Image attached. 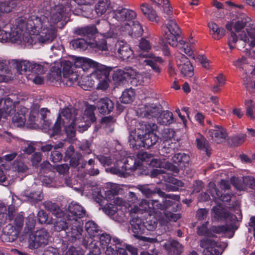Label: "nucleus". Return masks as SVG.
<instances>
[{
	"mask_svg": "<svg viewBox=\"0 0 255 255\" xmlns=\"http://www.w3.org/2000/svg\"><path fill=\"white\" fill-rule=\"evenodd\" d=\"M27 24L31 28L34 26L37 31L36 38L41 44L49 43L56 36L55 26L50 23L47 16L31 15L27 19Z\"/></svg>",
	"mask_w": 255,
	"mask_h": 255,
	"instance_id": "f257e3e1",
	"label": "nucleus"
},
{
	"mask_svg": "<svg viewBox=\"0 0 255 255\" xmlns=\"http://www.w3.org/2000/svg\"><path fill=\"white\" fill-rule=\"evenodd\" d=\"M78 112L74 108H67L64 109L59 114L53 128L55 134H58L61 131L62 127H64V130L67 136L73 137L75 135V128H77L80 131H84L78 127L77 122L79 121L77 117Z\"/></svg>",
	"mask_w": 255,
	"mask_h": 255,
	"instance_id": "f03ea898",
	"label": "nucleus"
},
{
	"mask_svg": "<svg viewBox=\"0 0 255 255\" xmlns=\"http://www.w3.org/2000/svg\"><path fill=\"white\" fill-rule=\"evenodd\" d=\"M54 228L57 232L64 231L67 236L71 238L72 241L80 238L83 231L82 227H80L79 223L75 220L73 223L69 214L57 218L54 223Z\"/></svg>",
	"mask_w": 255,
	"mask_h": 255,
	"instance_id": "7ed1b4c3",
	"label": "nucleus"
},
{
	"mask_svg": "<svg viewBox=\"0 0 255 255\" xmlns=\"http://www.w3.org/2000/svg\"><path fill=\"white\" fill-rule=\"evenodd\" d=\"M110 16H111V23L115 24H116V21L119 22L120 25H118V27L122 31H127L130 28L129 21L136 18V13L131 9L119 6L117 8L113 10L110 13Z\"/></svg>",
	"mask_w": 255,
	"mask_h": 255,
	"instance_id": "20e7f679",
	"label": "nucleus"
},
{
	"mask_svg": "<svg viewBox=\"0 0 255 255\" xmlns=\"http://www.w3.org/2000/svg\"><path fill=\"white\" fill-rule=\"evenodd\" d=\"M252 23L251 19L244 13H238L236 15V18L233 19L232 21L228 22L226 25V28L229 30H232L233 27L236 32H241L239 34L240 40L245 42H249V38L245 31H242L245 27H246V31L248 28H252L254 26Z\"/></svg>",
	"mask_w": 255,
	"mask_h": 255,
	"instance_id": "39448f33",
	"label": "nucleus"
},
{
	"mask_svg": "<svg viewBox=\"0 0 255 255\" xmlns=\"http://www.w3.org/2000/svg\"><path fill=\"white\" fill-rule=\"evenodd\" d=\"M70 8L69 6L64 5L63 4H58L52 7L50 11L45 13L46 16L48 17V21L50 24L53 25L59 22L62 21V24L66 23L69 17V12Z\"/></svg>",
	"mask_w": 255,
	"mask_h": 255,
	"instance_id": "423d86ee",
	"label": "nucleus"
},
{
	"mask_svg": "<svg viewBox=\"0 0 255 255\" xmlns=\"http://www.w3.org/2000/svg\"><path fill=\"white\" fill-rule=\"evenodd\" d=\"M27 19L24 16H21L17 18L16 20V25L17 27L23 30L21 36L20 42H22L26 46H29L35 43L37 40L36 38V32L34 26L32 28L28 27L27 24Z\"/></svg>",
	"mask_w": 255,
	"mask_h": 255,
	"instance_id": "0eeeda50",
	"label": "nucleus"
},
{
	"mask_svg": "<svg viewBox=\"0 0 255 255\" xmlns=\"http://www.w3.org/2000/svg\"><path fill=\"white\" fill-rule=\"evenodd\" d=\"M28 234V247L29 249H37L47 245L49 235L45 229H41Z\"/></svg>",
	"mask_w": 255,
	"mask_h": 255,
	"instance_id": "6e6552de",
	"label": "nucleus"
},
{
	"mask_svg": "<svg viewBox=\"0 0 255 255\" xmlns=\"http://www.w3.org/2000/svg\"><path fill=\"white\" fill-rule=\"evenodd\" d=\"M78 112L77 117L79 121H78V127L82 128V130H86L90 126L91 123L96 121V118L95 116L94 111L96 110V107L94 105H87L85 110L84 113L82 116L81 112L75 109Z\"/></svg>",
	"mask_w": 255,
	"mask_h": 255,
	"instance_id": "1a4fd4ad",
	"label": "nucleus"
},
{
	"mask_svg": "<svg viewBox=\"0 0 255 255\" xmlns=\"http://www.w3.org/2000/svg\"><path fill=\"white\" fill-rule=\"evenodd\" d=\"M167 21V23H165L168 29V32H166V42L173 47L176 46L181 32L180 29L174 19L169 18Z\"/></svg>",
	"mask_w": 255,
	"mask_h": 255,
	"instance_id": "9d476101",
	"label": "nucleus"
},
{
	"mask_svg": "<svg viewBox=\"0 0 255 255\" xmlns=\"http://www.w3.org/2000/svg\"><path fill=\"white\" fill-rule=\"evenodd\" d=\"M161 112V106L154 104L140 105L135 111L137 116L148 119L157 118Z\"/></svg>",
	"mask_w": 255,
	"mask_h": 255,
	"instance_id": "9b49d317",
	"label": "nucleus"
},
{
	"mask_svg": "<svg viewBox=\"0 0 255 255\" xmlns=\"http://www.w3.org/2000/svg\"><path fill=\"white\" fill-rule=\"evenodd\" d=\"M74 64L69 61L63 62L62 82L67 86H72L78 79L77 72L74 71Z\"/></svg>",
	"mask_w": 255,
	"mask_h": 255,
	"instance_id": "f8f14e48",
	"label": "nucleus"
},
{
	"mask_svg": "<svg viewBox=\"0 0 255 255\" xmlns=\"http://www.w3.org/2000/svg\"><path fill=\"white\" fill-rule=\"evenodd\" d=\"M68 212L73 223L75 220L79 223L80 227H82L80 219L86 216V211L85 209L78 203L72 202L68 206Z\"/></svg>",
	"mask_w": 255,
	"mask_h": 255,
	"instance_id": "ddd939ff",
	"label": "nucleus"
},
{
	"mask_svg": "<svg viewBox=\"0 0 255 255\" xmlns=\"http://www.w3.org/2000/svg\"><path fill=\"white\" fill-rule=\"evenodd\" d=\"M200 246L203 249V254L204 255H219L223 252L216 249L218 247L217 243L214 240L204 238L200 242Z\"/></svg>",
	"mask_w": 255,
	"mask_h": 255,
	"instance_id": "4468645a",
	"label": "nucleus"
},
{
	"mask_svg": "<svg viewBox=\"0 0 255 255\" xmlns=\"http://www.w3.org/2000/svg\"><path fill=\"white\" fill-rule=\"evenodd\" d=\"M177 65L181 74L184 76L191 77L193 75V68L188 58L183 54L177 57Z\"/></svg>",
	"mask_w": 255,
	"mask_h": 255,
	"instance_id": "2eb2a0df",
	"label": "nucleus"
},
{
	"mask_svg": "<svg viewBox=\"0 0 255 255\" xmlns=\"http://www.w3.org/2000/svg\"><path fill=\"white\" fill-rule=\"evenodd\" d=\"M115 50V54L123 60H127L133 54L129 45L123 41L118 42L116 44Z\"/></svg>",
	"mask_w": 255,
	"mask_h": 255,
	"instance_id": "dca6fc26",
	"label": "nucleus"
},
{
	"mask_svg": "<svg viewBox=\"0 0 255 255\" xmlns=\"http://www.w3.org/2000/svg\"><path fill=\"white\" fill-rule=\"evenodd\" d=\"M208 191L216 202H217L218 200L227 202H229L231 199V194H226L223 195L221 192L217 188L215 183L213 182H210L209 183Z\"/></svg>",
	"mask_w": 255,
	"mask_h": 255,
	"instance_id": "f3484780",
	"label": "nucleus"
},
{
	"mask_svg": "<svg viewBox=\"0 0 255 255\" xmlns=\"http://www.w3.org/2000/svg\"><path fill=\"white\" fill-rule=\"evenodd\" d=\"M139 55L141 57H145V59L143 61V63L150 66L157 75L160 74V69L157 65V63H160L162 62V60L160 57H156L152 54H149L148 55H146V56L142 54H140Z\"/></svg>",
	"mask_w": 255,
	"mask_h": 255,
	"instance_id": "a211bd4d",
	"label": "nucleus"
},
{
	"mask_svg": "<svg viewBox=\"0 0 255 255\" xmlns=\"http://www.w3.org/2000/svg\"><path fill=\"white\" fill-rule=\"evenodd\" d=\"M134 73L133 69L129 67H126L123 70L119 69L113 74V79L116 83H119L130 78Z\"/></svg>",
	"mask_w": 255,
	"mask_h": 255,
	"instance_id": "6ab92c4d",
	"label": "nucleus"
},
{
	"mask_svg": "<svg viewBox=\"0 0 255 255\" xmlns=\"http://www.w3.org/2000/svg\"><path fill=\"white\" fill-rule=\"evenodd\" d=\"M157 129V126L155 123H148L139 124V127L136 128L134 131L140 136L141 138H144L145 135H147L148 132L151 131H156Z\"/></svg>",
	"mask_w": 255,
	"mask_h": 255,
	"instance_id": "aec40b11",
	"label": "nucleus"
},
{
	"mask_svg": "<svg viewBox=\"0 0 255 255\" xmlns=\"http://www.w3.org/2000/svg\"><path fill=\"white\" fill-rule=\"evenodd\" d=\"M209 133L212 139L217 143L223 142L227 136L226 130L220 126H215L214 128L210 129Z\"/></svg>",
	"mask_w": 255,
	"mask_h": 255,
	"instance_id": "412c9836",
	"label": "nucleus"
},
{
	"mask_svg": "<svg viewBox=\"0 0 255 255\" xmlns=\"http://www.w3.org/2000/svg\"><path fill=\"white\" fill-rule=\"evenodd\" d=\"M6 208L4 204L0 203V227L5 223L7 217L9 220H12L15 216V208L13 205H10L8 207L7 214L6 213Z\"/></svg>",
	"mask_w": 255,
	"mask_h": 255,
	"instance_id": "4be33fe9",
	"label": "nucleus"
},
{
	"mask_svg": "<svg viewBox=\"0 0 255 255\" xmlns=\"http://www.w3.org/2000/svg\"><path fill=\"white\" fill-rule=\"evenodd\" d=\"M74 32L77 35L84 37L86 39H91L97 33V29L94 25H90L76 28L74 29Z\"/></svg>",
	"mask_w": 255,
	"mask_h": 255,
	"instance_id": "5701e85b",
	"label": "nucleus"
},
{
	"mask_svg": "<svg viewBox=\"0 0 255 255\" xmlns=\"http://www.w3.org/2000/svg\"><path fill=\"white\" fill-rule=\"evenodd\" d=\"M18 232L11 225H6L2 230L1 238L7 242L14 241L17 237Z\"/></svg>",
	"mask_w": 255,
	"mask_h": 255,
	"instance_id": "b1692460",
	"label": "nucleus"
},
{
	"mask_svg": "<svg viewBox=\"0 0 255 255\" xmlns=\"http://www.w3.org/2000/svg\"><path fill=\"white\" fill-rule=\"evenodd\" d=\"M97 107L101 114H109L114 109V103L108 98H102L98 102Z\"/></svg>",
	"mask_w": 255,
	"mask_h": 255,
	"instance_id": "393cba45",
	"label": "nucleus"
},
{
	"mask_svg": "<svg viewBox=\"0 0 255 255\" xmlns=\"http://www.w3.org/2000/svg\"><path fill=\"white\" fill-rule=\"evenodd\" d=\"M164 248L170 255H179L183 251V246L175 240H169L164 245Z\"/></svg>",
	"mask_w": 255,
	"mask_h": 255,
	"instance_id": "a878e982",
	"label": "nucleus"
},
{
	"mask_svg": "<svg viewBox=\"0 0 255 255\" xmlns=\"http://www.w3.org/2000/svg\"><path fill=\"white\" fill-rule=\"evenodd\" d=\"M82 157L81 153H75L74 148L72 145L69 146L65 151V158L70 159V164L73 167H76L79 164V161Z\"/></svg>",
	"mask_w": 255,
	"mask_h": 255,
	"instance_id": "bb28decb",
	"label": "nucleus"
},
{
	"mask_svg": "<svg viewBox=\"0 0 255 255\" xmlns=\"http://www.w3.org/2000/svg\"><path fill=\"white\" fill-rule=\"evenodd\" d=\"M42 204L46 210L51 212L53 216L57 218H62L64 215L63 211L56 203L50 201H46Z\"/></svg>",
	"mask_w": 255,
	"mask_h": 255,
	"instance_id": "cd10ccee",
	"label": "nucleus"
},
{
	"mask_svg": "<svg viewBox=\"0 0 255 255\" xmlns=\"http://www.w3.org/2000/svg\"><path fill=\"white\" fill-rule=\"evenodd\" d=\"M140 9L143 14L149 20L157 22L159 21V17L156 11L152 7L147 3H142L140 6Z\"/></svg>",
	"mask_w": 255,
	"mask_h": 255,
	"instance_id": "c85d7f7f",
	"label": "nucleus"
},
{
	"mask_svg": "<svg viewBox=\"0 0 255 255\" xmlns=\"http://www.w3.org/2000/svg\"><path fill=\"white\" fill-rule=\"evenodd\" d=\"M157 121L160 125L167 126L173 123L175 120L172 112L169 111H162L157 118Z\"/></svg>",
	"mask_w": 255,
	"mask_h": 255,
	"instance_id": "c756f323",
	"label": "nucleus"
},
{
	"mask_svg": "<svg viewBox=\"0 0 255 255\" xmlns=\"http://www.w3.org/2000/svg\"><path fill=\"white\" fill-rule=\"evenodd\" d=\"M190 160L189 155L184 153H176L172 157L173 163L182 168L188 166Z\"/></svg>",
	"mask_w": 255,
	"mask_h": 255,
	"instance_id": "7c9ffc66",
	"label": "nucleus"
},
{
	"mask_svg": "<svg viewBox=\"0 0 255 255\" xmlns=\"http://www.w3.org/2000/svg\"><path fill=\"white\" fill-rule=\"evenodd\" d=\"M149 205V215L161 218L162 217L161 211L164 210V205L157 200H151Z\"/></svg>",
	"mask_w": 255,
	"mask_h": 255,
	"instance_id": "2f4dec72",
	"label": "nucleus"
},
{
	"mask_svg": "<svg viewBox=\"0 0 255 255\" xmlns=\"http://www.w3.org/2000/svg\"><path fill=\"white\" fill-rule=\"evenodd\" d=\"M101 245L106 249V247L109 246V245L117 246L120 244V240L116 237H113L111 239L110 235L106 233L102 234L99 237Z\"/></svg>",
	"mask_w": 255,
	"mask_h": 255,
	"instance_id": "473e14b6",
	"label": "nucleus"
},
{
	"mask_svg": "<svg viewBox=\"0 0 255 255\" xmlns=\"http://www.w3.org/2000/svg\"><path fill=\"white\" fill-rule=\"evenodd\" d=\"M95 11L98 15H102L111 10L110 0H99L95 7Z\"/></svg>",
	"mask_w": 255,
	"mask_h": 255,
	"instance_id": "72a5a7b5",
	"label": "nucleus"
},
{
	"mask_svg": "<svg viewBox=\"0 0 255 255\" xmlns=\"http://www.w3.org/2000/svg\"><path fill=\"white\" fill-rule=\"evenodd\" d=\"M208 26L211 31V34L215 39H220L225 34V30L222 27H219L214 22H210Z\"/></svg>",
	"mask_w": 255,
	"mask_h": 255,
	"instance_id": "f704fd0d",
	"label": "nucleus"
},
{
	"mask_svg": "<svg viewBox=\"0 0 255 255\" xmlns=\"http://www.w3.org/2000/svg\"><path fill=\"white\" fill-rule=\"evenodd\" d=\"M163 146L160 149V154L164 157H169L175 152V143L170 142L165 140L163 142Z\"/></svg>",
	"mask_w": 255,
	"mask_h": 255,
	"instance_id": "c9c22d12",
	"label": "nucleus"
},
{
	"mask_svg": "<svg viewBox=\"0 0 255 255\" xmlns=\"http://www.w3.org/2000/svg\"><path fill=\"white\" fill-rule=\"evenodd\" d=\"M93 64V61L90 59L85 57H76L74 65L75 68H81L83 71H86Z\"/></svg>",
	"mask_w": 255,
	"mask_h": 255,
	"instance_id": "e433bc0d",
	"label": "nucleus"
},
{
	"mask_svg": "<svg viewBox=\"0 0 255 255\" xmlns=\"http://www.w3.org/2000/svg\"><path fill=\"white\" fill-rule=\"evenodd\" d=\"M235 230L233 226L222 225L220 226H213L211 228V231L216 234H228L229 238H232L234 234Z\"/></svg>",
	"mask_w": 255,
	"mask_h": 255,
	"instance_id": "4c0bfd02",
	"label": "nucleus"
},
{
	"mask_svg": "<svg viewBox=\"0 0 255 255\" xmlns=\"http://www.w3.org/2000/svg\"><path fill=\"white\" fill-rule=\"evenodd\" d=\"M11 62L15 65L17 71L20 74L27 71H30L32 62L27 60H12Z\"/></svg>",
	"mask_w": 255,
	"mask_h": 255,
	"instance_id": "58836bf2",
	"label": "nucleus"
},
{
	"mask_svg": "<svg viewBox=\"0 0 255 255\" xmlns=\"http://www.w3.org/2000/svg\"><path fill=\"white\" fill-rule=\"evenodd\" d=\"M123 162L124 163L125 169H127L128 173L135 171L140 166V163L136 162L134 156L127 157Z\"/></svg>",
	"mask_w": 255,
	"mask_h": 255,
	"instance_id": "ea45409f",
	"label": "nucleus"
},
{
	"mask_svg": "<svg viewBox=\"0 0 255 255\" xmlns=\"http://www.w3.org/2000/svg\"><path fill=\"white\" fill-rule=\"evenodd\" d=\"M154 131H151L147 135H145V137L142 140L143 141V145H141V147L148 148L157 142L158 137L154 133Z\"/></svg>",
	"mask_w": 255,
	"mask_h": 255,
	"instance_id": "a19ab883",
	"label": "nucleus"
},
{
	"mask_svg": "<svg viewBox=\"0 0 255 255\" xmlns=\"http://www.w3.org/2000/svg\"><path fill=\"white\" fill-rule=\"evenodd\" d=\"M143 139L140 137V136H137L134 130H132L130 132L128 137L129 145L133 148L138 149L141 147V145H143Z\"/></svg>",
	"mask_w": 255,
	"mask_h": 255,
	"instance_id": "79ce46f5",
	"label": "nucleus"
},
{
	"mask_svg": "<svg viewBox=\"0 0 255 255\" xmlns=\"http://www.w3.org/2000/svg\"><path fill=\"white\" fill-rule=\"evenodd\" d=\"M130 224L131 225L132 231L134 234H139L142 232L144 225L140 218L138 217H133L130 222Z\"/></svg>",
	"mask_w": 255,
	"mask_h": 255,
	"instance_id": "37998d69",
	"label": "nucleus"
},
{
	"mask_svg": "<svg viewBox=\"0 0 255 255\" xmlns=\"http://www.w3.org/2000/svg\"><path fill=\"white\" fill-rule=\"evenodd\" d=\"M197 147L203 151L207 155L210 154V147L208 141L201 135H199L196 138Z\"/></svg>",
	"mask_w": 255,
	"mask_h": 255,
	"instance_id": "c03bdc74",
	"label": "nucleus"
},
{
	"mask_svg": "<svg viewBox=\"0 0 255 255\" xmlns=\"http://www.w3.org/2000/svg\"><path fill=\"white\" fill-rule=\"evenodd\" d=\"M130 24V28L127 30L129 34L134 35V36H140L143 33V29L142 26L140 25L138 21H129Z\"/></svg>",
	"mask_w": 255,
	"mask_h": 255,
	"instance_id": "a18cd8bd",
	"label": "nucleus"
},
{
	"mask_svg": "<svg viewBox=\"0 0 255 255\" xmlns=\"http://www.w3.org/2000/svg\"><path fill=\"white\" fill-rule=\"evenodd\" d=\"M160 218L153 216L152 215H149V218H147L146 222L144 223V227L149 231H153L157 227L158 221L161 224H164V222L163 220H160Z\"/></svg>",
	"mask_w": 255,
	"mask_h": 255,
	"instance_id": "49530a36",
	"label": "nucleus"
},
{
	"mask_svg": "<svg viewBox=\"0 0 255 255\" xmlns=\"http://www.w3.org/2000/svg\"><path fill=\"white\" fill-rule=\"evenodd\" d=\"M111 69L104 65L98 67L93 74V76L98 80L109 77Z\"/></svg>",
	"mask_w": 255,
	"mask_h": 255,
	"instance_id": "de8ad7c7",
	"label": "nucleus"
},
{
	"mask_svg": "<svg viewBox=\"0 0 255 255\" xmlns=\"http://www.w3.org/2000/svg\"><path fill=\"white\" fill-rule=\"evenodd\" d=\"M135 97V92L132 89H128L125 90L120 97V100L122 103L128 104L131 103L134 100Z\"/></svg>",
	"mask_w": 255,
	"mask_h": 255,
	"instance_id": "09e8293b",
	"label": "nucleus"
},
{
	"mask_svg": "<svg viewBox=\"0 0 255 255\" xmlns=\"http://www.w3.org/2000/svg\"><path fill=\"white\" fill-rule=\"evenodd\" d=\"M23 196L27 198V200L32 203H37L43 199V196L40 192H29L25 190L22 193Z\"/></svg>",
	"mask_w": 255,
	"mask_h": 255,
	"instance_id": "8fccbe9b",
	"label": "nucleus"
},
{
	"mask_svg": "<svg viewBox=\"0 0 255 255\" xmlns=\"http://www.w3.org/2000/svg\"><path fill=\"white\" fill-rule=\"evenodd\" d=\"M135 188L140 191L142 195L146 198L151 197L156 193L157 194V190L159 188H155L154 190L151 189L148 187V185H137Z\"/></svg>",
	"mask_w": 255,
	"mask_h": 255,
	"instance_id": "3c124183",
	"label": "nucleus"
},
{
	"mask_svg": "<svg viewBox=\"0 0 255 255\" xmlns=\"http://www.w3.org/2000/svg\"><path fill=\"white\" fill-rule=\"evenodd\" d=\"M15 27L12 31L8 33L9 38H8V41H11L12 42H20L21 40V36L23 30L20 29L17 27L16 24H15Z\"/></svg>",
	"mask_w": 255,
	"mask_h": 255,
	"instance_id": "603ef678",
	"label": "nucleus"
},
{
	"mask_svg": "<svg viewBox=\"0 0 255 255\" xmlns=\"http://www.w3.org/2000/svg\"><path fill=\"white\" fill-rule=\"evenodd\" d=\"M124 164V163L123 162V161H118L117 166L112 167L109 169H106V171L109 170L110 172L113 174L123 176L126 172H128V171L127 169H125V166Z\"/></svg>",
	"mask_w": 255,
	"mask_h": 255,
	"instance_id": "864d4df0",
	"label": "nucleus"
},
{
	"mask_svg": "<svg viewBox=\"0 0 255 255\" xmlns=\"http://www.w3.org/2000/svg\"><path fill=\"white\" fill-rule=\"evenodd\" d=\"M90 254L93 255H99L104 253L105 249L99 242H92L89 245Z\"/></svg>",
	"mask_w": 255,
	"mask_h": 255,
	"instance_id": "5fc2aeb1",
	"label": "nucleus"
},
{
	"mask_svg": "<svg viewBox=\"0 0 255 255\" xmlns=\"http://www.w3.org/2000/svg\"><path fill=\"white\" fill-rule=\"evenodd\" d=\"M50 114V111L47 108H41L38 112L39 120L42 124L44 125V128H49L51 125V122L46 119L47 116Z\"/></svg>",
	"mask_w": 255,
	"mask_h": 255,
	"instance_id": "6e6d98bb",
	"label": "nucleus"
},
{
	"mask_svg": "<svg viewBox=\"0 0 255 255\" xmlns=\"http://www.w3.org/2000/svg\"><path fill=\"white\" fill-rule=\"evenodd\" d=\"M89 42L84 38H78L72 40L70 45L74 49L84 50L87 48L88 44Z\"/></svg>",
	"mask_w": 255,
	"mask_h": 255,
	"instance_id": "4d7b16f0",
	"label": "nucleus"
},
{
	"mask_svg": "<svg viewBox=\"0 0 255 255\" xmlns=\"http://www.w3.org/2000/svg\"><path fill=\"white\" fill-rule=\"evenodd\" d=\"M85 230L90 236L94 237L99 231L98 225L92 221H89L86 223L85 226Z\"/></svg>",
	"mask_w": 255,
	"mask_h": 255,
	"instance_id": "13d9d810",
	"label": "nucleus"
},
{
	"mask_svg": "<svg viewBox=\"0 0 255 255\" xmlns=\"http://www.w3.org/2000/svg\"><path fill=\"white\" fill-rule=\"evenodd\" d=\"M25 121V115L22 113H16L12 118V122L17 127L23 126Z\"/></svg>",
	"mask_w": 255,
	"mask_h": 255,
	"instance_id": "bf43d9fd",
	"label": "nucleus"
},
{
	"mask_svg": "<svg viewBox=\"0 0 255 255\" xmlns=\"http://www.w3.org/2000/svg\"><path fill=\"white\" fill-rule=\"evenodd\" d=\"M212 210L214 212L215 216L218 218H227L229 216L228 211L220 206L214 207Z\"/></svg>",
	"mask_w": 255,
	"mask_h": 255,
	"instance_id": "052dcab7",
	"label": "nucleus"
},
{
	"mask_svg": "<svg viewBox=\"0 0 255 255\" xmlns=\"http://www.w3.org/2000/svg\"><path fill=\"white\" fill-rule=\"evenodd\" d=\"M37 219L40 224H51L52 223V219L48 218L47 214L43 210L39 211L37 214Z\"/></svg>",
	"mask_w": 255,
	"mask_h": 255,
	"instance_id": "680f3d73",
	"label": "nucleus"
},
{
	"mask_svg": "<svg viewBox=\"0 0 255 255\" xmlns=\"http://www.w3.org/2000/svg\"><path fill=\"white\" fill-rule=\"evenodd\" d=\"M133 71L135 73L133 76H131L130 78L132 79L131 82L135 85L142 84L145 81L144 75L143 74L137 73L134 69H133Z\"/></svg>",
	"mask_w": 255,
	"mask_h": 255,
	"instance_id": "e2e57ef3",
	"label": "nucleus"
},
{
	"mask_svg": "<svg viewBox=\"0 0 255 255\" xmlns=\"http://www.w3.org/2000/svg\"><path fill=\"white\" fill-rule=\"evenodd\" d=\"M91 142L88 140L83 141L80 145H79V149L83 152V154L88 155L92 153V149L91 148Z\"/></svg>",
	"mask_w": 255,
	"mask_h": 255,
	"instance_id": "0e129e2a",
	"label": "nucleus"
},
{
	"mask_svg": "<svg viewBox=\"0 0 255 255\" xmlns=\"http://www.w3.org/2000/svg\"><path fill=\"white\" fill-rule=\"evenodd\" d=\"M13 108L12 101L9 98H6L4 100V105L2 108H0L3 111V113L7 116L9 115Z\"/></svg>",
	"mask_w": 255,
	"mask_h": 255,
	"instance_id": "69168bd1",
	"label": "nucleus"
},
{
	"mask_svg": "<svg viewBox=\"0 0 255 255\" xmlns=\"http://www.w3.org/2000/svg\"><path fill=\"white\" fill-rule=\"evenodd\" d=\"M246 135L244 134H240L233 136L231 138L232 143L234 146H238L242 144L246 140Z\"/></svg>",
	"mask_w": 255,
	"mask_h": 255,
	"instance_id": "338daca9",
	"label": "nucleus"
},
{
	"mask_svg": "<svg viewBox=\"0 0 255 255\" xmlns=\"http://www.w3.org/2000/svg\"><path fill=\"white\" fill-rule=\"evenodd\" d=\"M246 106V115L250 117L251 119H254V109L255 108V103L252 100H248L245 101Z\"/></svg>",
	"mask_w": 255,
	"mask_h": 255,
	"instance_id": "774afa93",
	"label": "nucleus"
}]
</instances>
